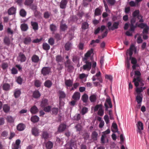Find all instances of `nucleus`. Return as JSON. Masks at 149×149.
I'll return each mask as SVG.
<instances>
[{
	"mask_svg": "<svg viewBox=\"0 0 149 149\" xmlns=\"http://www.w3.org/2000/svg\"><path fill=\"white\" fill-rule=\"evenodd\" d=\"M112 23L110 22H109L107 24V26L109 30L113 31L115 29H117L118 28L119 25V22H115L113 23V25L111 26Z\"/></svg>",
	"mask_w": 149,
	"mask_h": 149,
	"instance_id": "obj_1",
	"label": "nucleus"
},
{
	"mask_svg": "<svg viewBox=\"0 0 149 149\" xmlns=\"http://www.w3.org/2000/svg\"><path fill=\"white\" fill-rule=\"evenodd\" d=\"M83 61L86 64L83 65L82 67H81V69L82 68L84 70L89 71L92 67L91 62H89L88 61L86 60H83Z\"/></svg>",
	"mask_w": 149,
	"mask_h": 149,
	"instance_id": "obj_2",
	"label": "nucleus"
},
{
	"mask_svg": "<svg viewBox=\"0 0 149 149\" xmlns=\"http://www.w3.org/2000/svg\"><path fill=\"white\" fill-rule=\"evenodd\" d=\"M132 82L134 83L135 86L137 87L140 84L141 86H143L144 83H143V80L141 78H140L139 77L137 78H134Z\"/></svg>",
	"mask_w": 149,
	"mask_h": 149,
	"instance_id": "obj_3",
	"label": "nucleus"
},
{
	"mask_svg": "<svg viewBox=\"0 0 149 149\" xmlns=\"http://www.w3.org/2000/svg\"><path fill=\"white\" fill-rule=\"evenodd\" d=\"M139 10H135L132 13V16L134 17H136L138 19H139V22H143L142 19L143 17L141 15L139 14Z\"/></svg>",
	"mask_w": 149,
	"mask_h": 149,
	"instance_id": "obj_4",
	"label": "nucleus"
},
{
	"mask_svg": "<svg viewBox=\"0 0 149 149\" xmlns=\"http://www.w3.org/2000/svg\"><path fill=\"white\" fill-rule=\"evenodd\" d=\"M51 68H50L48 67H44L41 70V73L43 76H45L49 74L51 72Z\"/></svg>",
	"mask_w": 149,
	"mask_h": 149,
	"instance_id": "obj_5",
	"label": "nucleus"
},
{
	"mask_svg": "<svg viewBox=\"0 0 149 149\" xmlns=\"http://www.w3.org/2000/svg\"><path fill=\"white\" fill-rule=\"evenodd\" d=\"M70 60L68 59L65 63V67L67 68L69 71H70L73 69V67L70 65Z\"/></svg>",
	"mask_w": 149,
	"mask_h": 149,
	"instance_id": "obj_6",
	"label": "nucleus"
},
{
	"mask_svg": "<svg viewBox=\"0 0 149 149\" xmlns=\"http://www.w3.org/2000/svg\"><path fill=\"white\" fill-rule=\"evenodd\" d=\"M101 74V73L99 71L98 73L96 74L95 75L93 76L92 78V79L93 81H95L96 80V77H97V80L100 82L101 83H102V82L103 80L100 76Z\"/></svg>",
	"mask_w": 149,
	"mask_h": 149,
	"instance_id": "obj_7",
	"label": "nucleus"
},
{
	"mask_svg": "<svg viewBox=\"0 0 149 149\" xmlns=\"http://www.w3.org/2000/svg\"><path fill=\"white\" fill-rule=\"evenodd\" d=\"M66 128V125L64 123H61L59 125L57 132L60 133L64 131Z\"/></svg>",
	"mask_w": 149,
	"mask_h": 149,
	"instance_id": "obj_8",
	"label": "nucleus"
},
{
	"mask_svg": "<svg viewBox=\"0 0 149 149\" xmlns=\"http://www.w3.org/2000/svg\"><path fill=\"white\" fill-rule=\"evenodd\" d=\"M31 132L32 135L35 136H37L39 135V130L37 128L34 127H32L31 130Z\"/></svg>",
	"mask_w": 149,
	"mask_h": 149,
	"instance_id": "obj_9",
	"label": "nucleus"
},
{
	"mask_svg": "<svg viewBox=\"0 0 149 149\" xmlns=\"http://www.w3.org/2000/svg\"><path fill=\"white\" fill-rule=\"evenodd\" d=\"M93 49L91 48L90 50H88L87 53L85 54L84 57V58L83 60H88V58L93 53Z\"/></svg>",
	"mask_w": 149,
	"mask_h": 149,
	"instance_id": "obj_10",
	"label": "nucleus"
},
{
	"mask_svg": "<svg viewBox=\"0 0 149 149\" xmlns=\"http://www.w3.org/2000/svg\"><path fill=\"white\" fill-rule=\"evenodd\" d=\"M107 103L109 105L110 108H111L112 107V104L111 103L110 98H107L106 100V102L104 104V106L105 107V110H108V107Z\"/></svg>",
	"mask_w": 149,
	"mask_h": 149,
	"instance_id": "obj_11",
	"label": "nucleus"
},
{
	"mask_svg": "<svg viewBox=\"0 0 149 149\" xmlns=\"http://www.w3.org/2000/svg\"><path fill=\"white\" fill-rule=\"evenodd\" d=\"M49 134L48 132L46 131H43L41 135V136L42 139L46 140L49 137Z\"/></svg>",
	"mask_w": 149,
	"mask_h": 149,
	"instance_id": "obj_12",
	"label": "nucleus"
},
{
	"mask_svg": "<svg viewBox=\"0 0 149 149\" xmlns=\"http://www.w3.org/2000/svg\"><path fill=\"white\" fill-rule=\"evenodd\" d=\"M80 93L79 92H75L72 96V98L73 100L77 101L79 100Z\"/></svg>",
	"mask_w": 149,
	"mask_h": 149,
	"instance_id": "obj_13",
	"label": "nucleus"
},
{
	"mask_svg": "<svg viewBox=\"0 0 149 149\" xmlns=\"http://www.w3.org/2000/svg\"><path fill=\"white\" fill-rule=\"evenodd\" d=\"M21 141L19 139H17L15 144H13L12 148L13 149H18L19 146Z\"/></svg>",
	"mask_w": 149,
	"mask_h": 149,
	"instance_id": "obj_14",
	"label": "nucleus"
},
{
	"mask_svg": "<svg viewBox=\"0 0 149 149\" xmlns=\"http://www.w3.org/2000/svg\"><path fill=\"white\" fill-rule=\"evenodd\" d=\"M26 127L25 125L23 123H20L18 124L17 126V129L19 131L24 130Z\"/></svg>",
	"mask_w": 149,
	"mask_h": 149,
	"instance_id": "obj_15",
	"label": "nucleus"
},
{
	"mask_svg": "<svg viewBox=\"0 0 149 149\" xmlns=\"http://www.w3.org/2000/svg\"><path fill=\"white\" fill-rule=\"evenodd\" d=\"M68 2L67 0H62L60 4V7L61 9H65Z\"/></svg>",
	"mask_w": 149,
	"mask_h": 149,
	"instance_id": "obj_16",
	"label": "nucleus"
},
{
	"mask_svg": "<svg viewBox=\"0 0 149 149\" xmlns=\"http://www.w3.org/2000/svg\"><path fill=\"white\" fill-rule=\"evenodd\" d=\"M143 95L142 94H137L136 96V100L137 104L141 103L143 99Z\"/></svg>",
	"mask_w": 149,
	"mask_h": 149,
	"instance_id": "obj_17",
	"label": "nucleus"
},
{
	"mask_svg": "<svg viewBox=\"0 0 149 149\" xmlns=\"http://www.w3.org/2000/svg\"><path fill=\"white\" fill-rule=\"evenodd\" d=\"M58 92L59 94V104H60L61 103L62 99L65 98V97L66 95L64 92L62 91H59Z\"/></svg>",
	"mask_w": 149,
	"mask_h": 149,
	"instance_id": "obj_18",
	"label": "nucleus"
},
{
	"mask_svg": "<svg viewBox=\"0 0 149 149\" xmlns=\"http://www.w3.org/2000/svg\"><path fill=\"white\" fill-rule=\"evenodd\" d=\"M18 58L19 59L20 61L22 62L25 61L26 59V58L24 54L21 52L19 53Z\"/></svg>",
	"mask_w": 149,
	"mask_h": 149,
	"instance_id": "obj_19",
	"label": "nucleus"
},
{
	"mask_svg": "<svg viewBox=\"0 0 149 149\" xmlns=\"http://www.w3.org/2000/svg\"><path fill=\"white\" fill-rule=\"evenodd\" d=\"M30 111L31 113L35 114L38 112V109L35 105H34L31 107Z\"/></svg>",
	"mask_w": 149,
	"mask_h": 149,
	"instance_id": "obj_20",
	"label": "nucleus"
},
{
	"mask_svg": "<svg viewBox=\"0 0 149 149\" xmlns=\"http://www.w3.org/2000/svg\"><path fill=\"white\" fill-rule=\"evenodd\" d=\"M45 145L47 149H51L53 146V143L51 141H48L45 143Z\"/></svg>",
	"mask_w": 149,
	"mask_h": 149,
	"instance_id": "obj_21",
	"label": "nucleus"
},
{
	"mask_svg": "<svg viewBox=\"0 0 149 149\" xmlns=\"http://www.w3.org/2000/svg\"><path fill=\"white\" fill-rule=\"evenodd\" d=\"M31 25L33 27V29L34 30H37L38 29V23L35 22L31 21Z\"/></svg>",
	"mask_w": 149,
	"mask_h": 149,
	"instance_id": "obj_22",
	"label": "nucleus"
},
{
	"mask_svg": "<svg viewBox=\"0 0 149 149\" xmlns=\"http://www.w3.org/2000/svg\"><path fill=\"white\" fill-rule=\"evenodd\" d=\"M40 94L38 90L34 91L33 93L32 96L35 98H38L40 97Z\"/></svg>",
	"mask_w": 149,
	"mask_h": 149,
	"instance_id": "obj_23",
	"label": "nucleus"
},
{
	"mask_svg": "<svg viewBox=\"0 0 149 149\" xmlns=\"http://www.w3.org/2000/svg\"><path fill=\"white\" fill-rule=\"evenodd\" d=\"M16 9L14 7H12L10 8L8 10V13L9 15H13L15 14Z\"/></svg>",
	"mask_w": 149,
	"mask_h": 149,
	"instance_id": "obj_24",
	"label": "nucleus"
},
{
	"mask_svg": "<svg viewBox=\"0 0 149 149\" xmlns=\"http://www.w3.org/2000/svg\"><path fill=\"white\" fill-rule=\"evenodd\" d=\"M31 60L32 62L37 63L39 61V58L38 56L34 55L31 58Z\"/></svg>",
	"mask_w": 149,
	"mask_h": 149,
	"instance_id": "obj_25",
	"label": "nucleus"
},
{
	"mask_svg": "<svg viewBox=\"0 0 149 149\" xmlns=\"http://www.w3.org/2000/svg\"><path fill=\"white\" fill-rule=\"evenodd\" d=\"M20 28L22 31H25L28 30V27L27 24L23 23L21 25Z\"/></svg>",
	"mask_w": 149,
	"mask_h": 149,
	"instance_id": "obj_26",
	"label": "nucleus"
},
{
	"mask_svg": "<svg viewBox=\"0 0 149 149\" xmlns=\"http://www.w3.org/2000/svg\"><path fill=\"white\" fill-rule=\"evenodd\" d=\"M10 85L8 83H4L2 86L3 89L5 91H8L10 89Z\"/></svg>",
	"mask_w": 149,
	"mask_h": 149,
	"instance_id": "obj_27",
	"label": "nucleus"
},
{
	"mask_svg": "<svg viewBox=\"0 0 149 149\" xmlns=\"http://www.w3.org/2000/svg\"><path fill=\"white\" fill-rule=\"evenodd\" d=\"M89 26V24L87 22H84L82 23L81 28L82 30H85L88 28Z\"/></svg>",
	"mask_w": 149,
	"mask_h": 149,
	"instance_id": "obj_28",
	"label": "nucleus"
},
{
	"mask_svg": "<svg viewBox=\"0 0 149 149\" xmlns=\"http://www.w3.org/2000/svg\"><path fill=\"white\" fill-rule=\"evenodd\" d=\"M3 41L5 44L8 46H9L10 44V40L8 37H5L3 40Z\"/></svg>",
	"mask_w": 149,
	"mask_h": 149,
	"instance_id": "obj_29",
	"label": "nucleus"
},
{
	"mask_svg": "<svg viewBox=\"0 0 149 149\" xmlns=\"http://www.w3.org/2000/svg\"><path fill=\"white\" fill-rule=\"evenodd\" d=\"M52 84V81L50 80H47L44 83V86L48 88H50Z\"/></svg>",
	"mask_w": 149,
	"mask_h": 149,
	"instance_id": "obj_30",
	"label": "nucleus"
},
{
	"mask_svg": "<svg viewBox=\"0 0 149 149\" xmlns=\"http://www.w3.org/2000/svg\"><path fill=\"white\" fill-rule=\"evenodd\" d=\"M137 127L139 130V132L140 133L141 130H143V123L141 121H138L137 124Z\"/></svg>",
	"mask_w": 149,
	"mask_h": 149,
	"instance_id": "obj_31",
	"label": "nucleus"
},
{
	"mask_svg": "<svg viewBox=\"0 0 149 149\" xmlns=\"http://www.w3.org/2000/svg\"><path fill=\"white\" fill-rule=\"evenodd\" d=\"M65 83L66 86L69 87L72 86L73 84V81L70 79L65 80Z\"/></svg>",
	"mask_w": 149,
	"mask_h": 149,
	"instance_id": "obj_32",
	"label": "nucleus"
},
{
	"mask_svg": "<svg viewBox=\"0 0 149 149\" xmlns=\"http://www.w3.org/2000/svg\"><path fill=\"white\" fill-rule=\"evenodd\" d=\"M8 135V132L5 130L1 133V137L3 139H5L7 137Z\"/></svg>",
	"mask_w": 149,
	"mask_h": 149,
	"instance_id": "obj_33",
	"label": "nucleus"
},
{
	"mask_svg": "<svg viewBox=\"0 0 149 149\" xmlns=\"http://www.w3.org/2000/svg\"><path fill=\"white\" fill-rule=\"evenodd\" d=\"M134 47V45L132 44L130 46L129 49L127 51V52H128V54L130 57H132V55L133 54V48Z\"/></svg>",
	"mask_w": 149,
	"mask_h": 149,
	"instance_id": "obj_34",
	"label": "nucleus"
},
{
	"mask_svg": "<svg viewBox=\"0 0 149 149\" xmlns=\"http://www.w3.org/2000/svg\"><path fill=\"white\" fill-rule=\"evenodd\" d=\"M96 99L97 95L96 94L92 95L89 97V100L91 102H95Z\"/></svg>",
	"mask_w": 149,
	"mask_h": 149,
	"instance_id": "obj_35",
	"label": "nucleus"
},
{
	"mask_svg": "<svg viewBox=\"0 0 149 149\" xmlns=\"http://www.w3.org/2000/svg\"><path fill=\"white\" fill-rule=\"evenodd\" d=\"M48 104L47 100L46 99H42L41 101V106L42 107H43L47 106Z\"/></svg>",
	"mask_w": 149,
	"mask_h": 149,
	"instance_id": "obj_36",
	"label": "nucleus"
},
{
	"mask_svg": "<svg viewBox=\"0 0 149 149\" xmlns=\"http://www.w3.org/2000/svg\"><path fill=\"white\" fill-rule=\"evenodd\" d=\"M10 109V107L8 104H5L3 107V110L5 113H8Z\"/></svg>",
	"mask_w": 149,
	"mask_h": 149,
	"instance_id": "obj_37",
	"label": "nucleus"
},
{
	"mask_svg": "<svg viewBox=\"0 0 149 149\" xmlns=\"http://www.w3.org/2000/svg\"><path fill=\"white\" fill-rule=\"evenodd\" d=\"M31 120L33 123H36L39 121V118L36 116H34L31 117Z\"/></svg>",
	"mask_w": 149,
	"mask_h": 149,
	"instance_id": "obj_38",
	"label": "nucleus"
},
{
	"mask_svg": "<svg viewBox=\"0 0 149 149\" xmlns=\"http://www.w3.org/2000/svg\"><path fill=\"white\" fill-rule=\"evenodd\" d=\"M42 48L44 50L48 51L50 49V46L47 43H44L42 44Z\"/></svg>",
	"mask_w": 149,
	"mask_h": 149,
	"instance_id": "obj_39",
	"label": "nucleus"
},
{
	"mask_svg": "<svg viewBox=\"0 0 149 149\" xmlns=\"http://www.w3.org/2000/svg\"><path fill=\"white\" fill-rule=\"evenodd\" d=\"M98 134L96 131L93 132L92 134V138L94 140H96L97 139V137Z\"/></svg>",
	"mask_w": 149,
	"mask_h": 149,
	"instance_id": "obj_40",
	"label": "nucleus"
},
{
	"mask_svg": "<svg viewBox=\"0 0 149 149\" xmlns=\"http://www.w3.org/2000/svg\"><path fill=\"white\" fill-rule=\"evenodd\" d=\"M101 14V12L100 9L98 8H96L94 12L95 16H99Z\"/></svg>",
	"mask_w": 149,
	"mask_h": 149,
	"instance_id": "obj_41",
	"label": "nucleus"
},
{
	"mask_svg": "<svg viewBox=\"0 0 149 149\" xmlns=\"http://www.w3.org/2000/svg\"><path fill=\"white\" fill-rule=\"evenodd\" d=\"M81 99L83 102L86 103L88 100V96L86 94H84L82 96Z\"/></svg>",
	"mask_w": 149,
	"mask_h": 149,
	"instance_id": "obj_42",
	"label": "nucleus"
},
{
	"mask_svg": "<svg viewBox=\"0 0 149 149\" xmlns=\"http://www.w3.org/2000/svg\"><path fill=\"white\" fill-rule=\"evenodd\" d=\"M71 46L72 44L71 43L69 42H67L66 43L65 46V50L67 51L69 50L70 49Z\"/></svg>",
	"mask_w": 149,
	"mask_h": 149,
	"instance_id": "obj_43",
	"label": "nucleus"
},
{
	"mask_svg": "<svg viewBox=\"0 0 149 149\" xmlns=\"http://www.w3.org/2000/svg\"><path fill=\"white\" fill-rule=\"evenodd\" d=\"M31 41V38L29 37H27L24 38V44L27 45L29 44Z\"/></svg>",
	"mask_w": 149,
	"mask_h": 149,
	"instance_id": "obj_44",
	"label": "nucleus"
},
{
	"mask_svg": "<svg viewBox=\"0 0 149 149\" xmlns=\"http://www.w3.org/2000/svg\"><path fill=\"white\" fill-rule=\"evenodd\" d=\"M33 2V0H25L24 4L26 6H30Z\"/></svg>",
	"mask_w": 149,
	"mask_h": 149,
	"instance_id": "obj_45",
	"label": "nucleus"
},
{
	"mask_svg": "<svg viewBox=\"0 0 149 149\" xmlns=\"http://www.w3.org/2000/svg\"><path fill=\"white\" fill-rule=\"evenodd\" d=\"M20 15L21 16L23 17H25L26 15V12L25 10L22 9H21L19 12Z\"/></svg>",
	"mask_w": 149,
	"mask_h": 149,
	"instance_id": "obj_46",
	"label": "nucleus"
},
{
	"mask_svg": "<svg viewBox=\"0 0 149 149\" xmlns=\"http://www.w3.org/2000/svg\"><path fill=\"white\" fill-rule=\"evenodd\" d=\"M21 93V91L19 90H16L14 93L15 97L16 98L18 97L20 95Z\"/></svg>",
	"mask_w": 149,
	"mask_h": 149,
	"instance_id": "obj_47",
	"label": "nucleus"
},
{
	"mask_svg": "<svg viewBox=\"0 0 149 149\" xmlns=\"http://www.w3.org/2000/svg\"><path fill=\"white\" fill-rule=\"evenodd\" d=\"M58 109L56 107H54L51 109L52 113L55 115L57 114L58 112Z\"/></svg>",
	"mask_w": 149,
	"mask_h": 149,
	"instance_id": "obj_48",
	"label": "nucleus"
},
{
	"mask_svg": "<svg viewBox=\"0 0 149 149\" xmlns=\"http://www.w3.org/2000/svg\"><path fill=\"white\" fill-rule=\"evenodd\" d=\"M7 121L9 123H13L14 120V118L11 116H8L6 118Z\"/></svg>",
	"mask_w": 149,
	"mask_h": 149,
	"instance_id": "obj_49",
	"label": "nucleus"
},
{
	"mask_svg": "<svg viewBox=\"0 0 149 149\" xmlns=\"http://www.w3.org/2000/svg\"><path fill=\"white\" fill-rule=\"evenodd\" d=\"M135 77L134 78H137L139 77L140 78H141V73L139 71H136L134 73Z\"/></svg>",
	"mask_w": 149,
	"mask_h": 149,
	"instance_id": "obj_50",
	"label": "nucleus"
},
{
	"mask_svg": "<svg viewBox=\"0 0 149 149\" xmlns=\"http://www.w3.org/2000/svg\"><path fill=\"white\" fill-rule=\"evenodd\" d=\"M137 23L135 25L134 24H131L130 25V29L129 31H134L135 29L137 26Z\"/></svg>",
	"mask_w": 149,
	"mask_h": 149,
	"instance_id": "obj_51",
	"label": "nucleus"
},
{
	"mask_svg": "<svg viewBox=\"0 0 149 149\" xmlns=\"http://www.w3.org/2000/svg\"><path fill=\"white\" fill-rule=\"evenodd\" d=\"M130 59L131 60V63L132 64H136L137 63L136 59L135 58L130 57Z\"/></svg>",
	"mask_w": 149,
	"mask_h": 149,
	"instance_id": "obj_52",
	"label": "nucleus"
},
{
	"mask_svg": "<svg viewBox=\"0 0 149 149\" xmlns=\"http://www.w3.org/2000/svg\"><path fill=\"white\" fill-rule=\"evenodd\" d=\"M63 59V58L61 55H58L56 57V61L58 63L61 62Z\"/></svg>",
	"mask_w": 149,
	"mask_h": 149,
	"instance_id": "obj_53",
	"label": "nucleus"
},
{
	"mask_svg": "<svg viewBox=\"0 0 149 149\" xmlns=\"http://www.w3.org/2000/svg\"><path fill=\"white\" fill-rule=\"evenodd\" d=\"M43 110L44 111L46 112H49L51 109V107L49 106H48L47 107H44Z\"/></svg>",
	"mask_w": 149,
	"mask_h": 149,
	"instance_id": "obj_54",
	"label": "nucleus"
},
{
	"mask_svg": "<svg viewBox=\"0 0 149 149\" xmlns=\"http://www.w3.org/2000/svg\"><path fill=\"white\" fill-rule=\"evenodd\" d=\"M67 28V26L65 24H61L60 25V29L62 31H65Z\"/></svg>",
	"mask_w": 149,
	"mask_h": 149,
	"instance_id": "obj_55",
	"label": "nucleus"
},
{
	"mask_svg": "<svg viewBox=\"0 0 149 149\" xmlns=\"http://www.w3.org/2000/svg\"><path fill=\"white\" fill-rule=\"evenodd\" d=\"M104 111L102 109V107L101 108L99 109L98 112L97 114L98 115L100 116H102L104 114Z\"/></svg>",
	"mask_w": 149,
	"mask_h": 149,
	"instance_id": "obj_56",
	"label": "nucleus"
},
{
	"mask_svg": "<svg viewBox=\"0 0 149 149\" xmlns=\"http://www.w3.org/2000/svg\"><path fill=\"white\" fill-rule=\"evenodd\" d=\"M112 126L113 128L115 129V131H114L113 130H112V131L113 132H117L118 131V127L116 123H113L112 124Z\"/></svg>",
	"mask_w": 149,
	"mask_h": 149,
	"instance_id": "obj_57",
	"label": "nucleus"
},
{
	"mask_svg": "<svg viewBox=\"0 0 149 149\" xmlns=\"http://www.w3.org/2000/svg\"><path fill=\"white\" fill-rule=\"evenodd\" d=\"M149 29V27L148 26H146L143 30V34H147L148 33V31Z\"/></svg>",
	"mask_w": 149,
	"mask_h": 149,
	"instance_id": "obj_58",
	"label": "nucleus"
},
{
	"mask_svg": "<svg viewBox=\"0 0 149 149\" xmlns=\"http://www.w3.org/2000/svg\"><path fill=\"white\" fill-rule=\"evenodd\" d=\"M48 42L50 45H53L54 43V40L53 38H51L49 39Z\"/></svg>",
	"mask_w": 149,
	"mask_h": 149,
	"instance_id": "obj_59",
	"label": "nucleus"
},
{
	"mask_svg": "<svg viewBox=\"0 0 149 149\" xmlns=\"http://www.w3.org/2000/svg\"><path fill=\"white\" fill-rule=\"evenodd\" d=\"M56 27L55 25L51 24L50 26V29L52 31L54 32L56 30Z\"/></svg>",
	"mask_w": 149,
	"mask_h": 149,
	"instance_id": "obj_60",
	"label": "nucleus"
},
{
	"mask_svg": "<svg viewBox=\"0 0 149 149\" xmlns=\"http://www.w3.org/2000/svg\"><path fill=\"white\" fill-rule=\"evenodd\" d=\"M41 83L40 81L38 80H36L35 82V85L36 86L39 87L40 86Z\"/></svg>",
	"mask_w": 149,
	"mask_h": 149,
	"instance_id": "obj_61",
	"label": "nucleus"
},
{
	"mask_svg": "<svg viewBox=\"0 0 149 149\" xmlns=\"http://www.w3.org/2000/svg\"><path fill=\"white\" fill-rule=\"evenodd\" d=\"M102 104L97 105L94 108V110L95 111H97L99 109L101 108H102Z\"/></svg>",
	"mask_w": 149,
	"mask_h": 149,
	"instance_id": "obj_62",
	"label": "nucleus"
},
{
	"mask_svg": "<svg viewBox=\"0 0 149 149\" xmlns=\"http://www.w3.org/2000/svg\"><path fill=\"white\" fill-rule=\"evenodd\" d=\"M136 91L137 94H141L140 93L143 92L142 87H137L136 89Z\"/></svg>",
	"mask_w": 149,
	"mask_h": 149,
	"instance_id": "obj_63",
	"label": "nucleus"
},
{
	"mask_svg": "<svg viewBox=\"0 0 149 149\" xmlns=\"http://www.w3.org/2000/svg\"><path fill=\"white\" fill-rule=\"evenodd\" d=\"M88 111V109L86 107H84L81 110V113L83 115H84L87 113Z\"/></svg>",
	"mask_w": 149,
	"mask_h": 149,
	"instance_id": "obj_64",
	"label": "nucleus"
}]
</instances>
